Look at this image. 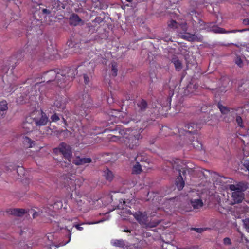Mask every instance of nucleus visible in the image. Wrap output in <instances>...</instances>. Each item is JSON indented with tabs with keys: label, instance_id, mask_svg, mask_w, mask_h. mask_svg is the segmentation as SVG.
Here are the masks:
<instances>
[{
	"label": "nucleus",
	"instance_id": "24",
	"mask_svg": "<svg viewBox=\"0 0 249 249\" xmlns=\"http://www.w3.org/2000/svg\"><path fill=\"white\" fill-rule=\"evenodd\" d=\"M23 142L24 143V145L27 147H32L33 146L35 145L34 142L32 141L31 140V139L27 137H25V138H24Z\"/></svg>",
	"mask_w": 249,
	"mask_h": 249
},
{
	"label": "nucleus",
	"instance_id": "20",
	"mask_svg": "<svg viewBox=\"0 0 249 249\" xmlns=\"http://www.w3.org/2000/svg\"><path fill=\"white\" fill-rule=\"evenodd\" d=\"M190 204L194 209H199L203 205L202 200L199 197L198 198L191 199Z\"/></svg>",
	"mask_w": 249,
	"mask_h": 249
},
{
	"label": "nucleus",
	"instance_id": "14",
	"mask_svg": "<svg viewBox=\"0 0 249 249\" xmlns=\"http://www.w3.org/2000/svg\"><path fill=\"white\" fill-rule=\"evenodd\" d=\"M135 160L137 161V163L134 165L132 172L134 174H138L141 173L142 171V167L144 166V161L142 160V158L139 156H137Z\"/></svg>",
	"mask_w": 249,
	"mask_h": 249
},
{
	"label": "nucleus",
	"instance_id": "35",
	"mask_svg": "<svg viewBox=\"0 0 249 249\" xmlns=\"http://www.w3.org/2000/svg\"><path fill=\"white\" fill-rule=\"evenodd\" d=\"M207 229V228H192L191 230L195 231L198 233H202Z\"/></svg>",
	"mask_w": 249,
	"mask_h": 249
},
{
	"label": "nucleus",
	"instance_id": "37",
	"mask_svg": "<svg viewBox=\"0 0 249 249\" xmlns=\"http://www.w3.org/2000/svg\"><path fill=\"white\" fill-rule=\"evenodd\" d=\"M17 172L19 176L22 177L24 175L25 171L23 167L19 166L17 169Z\"/></svg>",
	"mask_w": 249,
	"mask_h": 249
},
{
	"label": "nucleus",
	"instance_id": "13",
	"mask_svg": "<svg viewBox=\"0 0 249 249\" xmlns=\"http://www.w3.org/2000/svg\"><path fill=\"white\" fill-rule=\"evenodd\" d=\"M201 128L200 124H196L191 122L186 124L184 126V130L189 133H195L200 130Z\"/></svg>",
	"mask_w": 249,
	"mask_h": 249
},
{
	"label": "nucleus",
	"instance_id": "10",
	"mask_svg": "<svg viewBox=\"0 0 249 249\" xmlns=\"http://www.w3.org/2000/svg\"><path fill=\"white\" fill-rule=\"evenodd\" d=\"M135 220L143 227L145 228L156 227L160 221L156 219H135Z\"/></svg>",
	"mask_w": 249,
	"mask_h": 249
},
{
	"label": "nucleus",
	"instance_id": "34",
	"mask_svg": "<svg viewBox=\"0 0 249 249\" xmlns=\"http://www.w3.org/2000/svg\"><path fill=\"white\" fill-rule=\"evenodd\" d=\"M168 26L170 28L175 29L178 28V24L176 21L171 20L170 21H169L168 23Z\"/></svg>",
	"mask_w": 249,
	"mask_h": 249
},
{
	"label": "nucleus",
	"instance_id": "18",
	"mask_svg": "<svg viewBox=\"0 0 249 249\" xmlns=\"http://www.w3.org/2000/svg\"><path fill=\"white\" fill-rule=\"evenodd\" d=\"M91 162V159L89 158H80L76 157L73 161V163L76 165H84Z\"/></svg>",
	"mask_w": 249,
	"mask_h": 249
},
{
	"label": "nucleus",
	"instance_id": "5",
	"mask_svg": "<svg viewBox=\"0 0 249 249\" xmlns=\"http://www.w3.org/2000/svg\"><path fill=\"white\" fill-rule=\"evenodd\" d=\"M64 75L62 73H60L59 71L54 70H50L47 72L44 75V82L47 83L56 80L58 86L62 87L63 82L62 81L64 80Z\"/></svg>",
	"mask_w": 249,
	"mask_h": 249
},
{
	"label": "nucleus",
	"instance_id": "54",
	"mask_svg": "<svg viewBox=\"0 0 249 249\" xmlns=\"http://www.w3.org/2000/svg\"><path fill=\"white\" fill-rule=\"evenodd\" d=\"M126 0L129 2H131L132 1V0Z\"/></svg>",
	"mask_w": 249,
	"mask_h": 249
},
{
	"label": "nucleus",
	"instance_id": "8",
	"mask_svg": "<svg viewBox=\"0 0 249 249\" xmlns=\"http://www.w3.org/2000/svg\"><path fill=\"white\" fill-rule=\"evenodd\" d=\"M77 202L78 206L80 207V210L84 213L89 211L95 203V201L91 198L86 196H83L81 199L77 200Z\"/></svg>",
	"mask_w": 249,
	"mask_h": 249
},
{
	"label": "nucleus",
	"instance_id": "39",
	"mask_svg": "<svg viewBox=\"0 0 249 249\" xmlns=\"http://www.w3.org/2000/svg\"><path fill=\"white\" fill-rule=\"evenodd\" d=\"M111 71L113 75L116 76L117 74V69L115 64H112Z\"/></svg>",
	"mask_w": 249,
	"mask_h": 249
},
{
	"label": "nucleus",
	"instance_id": "30",
	"mask_svg": "<svg viewBox=\"0 0 249 249\" xmlns=\"http://www.w3.org/2000/svg\"><path fill=\"white\" fill-rule=\"evenodd\" d=\"M57 226L60 229V230H62L63 229H66L67 230V231H68V236H69V241L67 242V243L69 242L70 241L71 238V231L67 228V226H64L62 224H61V222L60 223L58 222Z\"/></svg>",
	"mask_w": 249,
	"mask_h": 249
},
{
	"label": "nucleus",
	"instance_id": "15",
	"mask_svg": "<svg viewBox=\"0 0 249 249\" xmlns=\"http://www.w3.org/2000/svg\"><path fill=\"white\" fill-rule=\"evenodd\" d=\"M181 36L182 38L185 39L189 41H201L202 40V36H197L196 35L191 34L188 33L181 35Z\"/></svg>",
	"mask_w": 249,
	"mask_h": 249
},
{
	"label": "nucleus",
	"instance_id": "57",
	"mask_svg": "<svg viewBox=\"0 0 249 249\" xmlns=\"http://www.w3.org/2000/svg\"><path fill=\"white\" fill-rule=\"evenodd\" d=\"M124 220H127L128 219H125V218H124L123 219Z\"/></svg>",
	"mask_w": 249,
	"mask_h": 249
},
{
	"label": "nucleus",
	"instance_id": "17",
	"mask_svg": "<svg viewBox=\"0 0 249 249\" xmlns=\"http://www.w3.org/2000/svg\"><path fill=\"white\" fill-rule=\"evenodd\" d=\"M249 30V29H243V30H233L231 31H226L225 29L217 27V26H214L212 28L211 31L214 33H236L237 32H243L245 31Z\"/></svg>",
	"mask_w": 249,
	"mask_h": 249
},
{
	"label": "nucleus",
	"instance_id": "31",
	"mask_svg": "<svg viewBox=\"0 0 249 249\" xmlns=\"http://www.w3.org/2000/svg\"><path fill=\"white\" fill-rule=\"evenodd\" d=\"M191 144L196 149H200L202 148L201 143L197 140L193 141Z\"/></svg>",
	"mask_w": 249,
	"mask_h": 249
},
{
	"label": "nucleus",
	"instance_id": "29",
	"mask_svg": "<svg viewBox=\"0 0 249 249\" xmlns=\"http://www.w3.org/2000/svg\"><path fill=\"white\" fill-rule=\"evenodd\" d=\"M217 107L219 110H220L221 112L223 114H227L230 111L228 107L223 106L221 104L219 103H218Z\"/></svg>",
	"mask_w": 249,
	"mask_h": 249
},
{
	"label": "nucleus",
	"instance_id": "2",
	"mask_svg": "<svg viewBox=\"0 0 249 249\" xmlns=\"http://www.w3.org/2000/svg\"><path fill=\"white\" fill-rule=\"evenodd\" d=\"M141 137L139 132L129 128L120 129L116 135L110 138L111 141L124 143L131 149H136L139 145V140Z\"/></svg>",
	"mask_w": 249,
	"mask_h": 249
},
{
	"label": "nucleus",
	"instance_id": "9",
	"mask_svg": "<svg viewBox=\"0 0 249 249\" xmlns=\"http://www.w3.org/2000/svg\"><path fill=\"white\" fill-rule=\"evenodd\" d=\"M32 116L34 117L35 124L36 125H44L48 121V118L42 111L34 112L32 113Z\"/></svg>",
	"mask_w": 249,
	"mask_h": 249
},
{
	"label": "nucleus",
	"instance_id": "52",
	"mask_svg": "<svg viewBox=\"0 0 249 249\" xmlns=\"http://www.w3.org/2000/svg\"><path fill=\"white\" fill-rule=\"evenodd\" d=\"M107 102H108V103H112V100L111 99H110L109 98H108V99H107Z\"/></svg>",
	"mask_w": 249,
	"mask_h": 249
},
{
	"label": "nucleus",
	"instance_id": "23",
	"mask_svg": "<svg viewBox=\"0 0 249 249\" xmlns=\"http://www.w3.org/2000/svg\"><path fill=\"white\" fill-rule=\"evenodd\" d=\"M198 87V85L196 84L190 83L186 87V90L187 91L186 94L194 93Z\"/></svg>",
	"mask_w": 249,
	"mask_h": 249
},
{
	"label": "nucleus",
	"instance_id": "25",
	"mask_svg": "<svg viewBox=\"0 0 249 249\" xmlns=\"http://www.w3.org/2000/svg\"><path fill=\"white\" fill-rule=\"evenodd\" d=\"M62 202L61 201H57L55 202L53 206H50V208L51 209L50 211L48 210V212H50V214H52L51 213L52 207L53 208L54 210H56L62 208Z\"/></svg>",
	"mask_w": 249,
	"mask_h": 249
},
{
	"label": "nucleus",
	"instance_id": "51",
	"mask_svg": "<svg viewBox=\"0 0 249 249\" xmlns=\"http://www.w3.org/2000/svg\"><path fill=\"white\" fill-rule=\"evenodd\" d=\"M114 111L115 112V113H112V114H111V115L116 116L117 113L118 112V111L117 110H114Z\"/></svg>",
	"mask_w": 249,
	"mask_h": 249
},
{
	"label": "nucleus",
	"instance_id": "22",
	"mask_svg": "<svg viewBox=\"0 0 249 249\" xmlns=\"http://www.w3.org/2000/svg\"><path fill=\"white\" fill-rule=\"evenodd\" d=\"M70 21L71 24L73 26H76L79 24L80 23L82 22V20L77 15L73 14L70 18Z\"/></svg>",
	"mask_w": 249,
	"mask_h": 249
},
{
	"label": "nucleus",
	"instance_id": "44",
	"mask_svg": "<svg viewBox=\"0 0 249 249\" xmlns=\"http://www.w3.org/2000/svg\"><path fill=\"white\" fill-rule=\"evenodd\" d=\"M83 75L85 83L86 84H88L90 81L89 77L86 74H84Z\"/></svg>",
	"mask_w": 249,
	"mask_h": 249
},
{
	"label": "nucleus",
	"instance_id": "36",
	"mask_svg": "<svg viewBox=\"0 0 249 249\" xmlns=\"http://www.w3.org/2000/svg\"><path fill=\"white\" fill-rule=\"evenodd\" d=\"M245 228L249 232V219H243L242 220Z\"/></svg>",
	"mask_w": 249,
	"mask_h": 249
},
{
	"label": "nucleus",
	"instance_id": "21",
	"mask_svg": "<svg viewBox=\"0 0 249 249\" xmlns=\"http://www.w3.org/2000/svg\"><path fill=\"white\" fill-rule=\"evenodd\" d=\"M53 107L55 110H61L65 107V103L61 99H58L54 102Z\"/></svg>",
	"mask_w": 249,
	"mask_h": 249
},
{
	"label": "nucleus",
	"instance_id": "40",
	"mask_svg": "<svg viewBox=\"0 0 249 249\" xmlns=\"http://www.w3.org/2000/svg\"><path fill=\"white\" fill-rule=\"evenodd\" d=\"M51 119L52 120V122H56L58 121L60 118L59 116L56 113H55L51 116Z\"/></svg>",
	"mask_w": 249,
	"mask_h": 249
},
{
	"label": "nucleus",
	"instance_id": "45",
	"mask_svg": "<svg viewBox=\"0 0 249 249\" xmlns=\"http://www.w3.org/2000/svg\"><path fill=\"white\" fill-rule=\"evenodd\" d=\"M85 223H82L80 225H79V224H77V225H75V227H76V228L77 229V230H79V231H82L83 230V228L81 226V225H83V224H85Z\"/></svg>",
	"mask_w": 249,
	"mask_h": 249
},
{
	"label": "nucleus",
	"instance_id": "50",
	"mask_svg": "<svg viewBox=\"0 0 249 249\" xmlns=\"http://www.w3.org/2000/svg\"><path fill=\"white\" fill-rule=\"evenodd\" d=\"M122 231L123 232H130V231L127 229H124Z\"/></svg>",
	"mask_w": 249,
	"mask_h": 249
},
{
	"label": "nucleus",
	"instance_id": "3",
	"mask_svg": "<svg viewBox=\"0 0 249 249\" xmlns=\"http://www.w3.org/2000/svg\"><path fill=\"white\" fill-rule=\"evenodd\" d=\"M50 208L42 207L32 208L31 209H25L22 208H10L6 210L8 215L16 217H22L24 215L27 216H31L33 218L36 217H47L49 216H54L53 214H50Z\"/></svg>",
	"mask_w": 249,
	"mask_h": 249
},
{
	"label": "nucleus",
	"instance_id": "42",
	"mask_svg": "<svg viewBox=\"0 0 249 249\" xmlns=\"http://www.w3.org/2000/svg\"><path fill=\"white\" fill-rule=\"evenodd\" d=\"M236 122L239 124V125L241 127H242V119L240 116H237L236 119Z\"/></svg>",
	"mask_w": 249,
	"mask_h": 249
},
{
	"label": "nucleus",
	"instance_id": "19",
	"mask_svg": "<svg viewBox=\"0 0 249 249\" xmlns=\"http://www.w3.org/2000/svg\"><path fill=\"white\" fill-rule=\"evenodd\" d=\"M76 70H75L74 69H70L68 70V71L67 72V73L64 72H62L61 73L64 75V80L62 81V82L64 83L66 82V78H67V80H69L70 78L73 79V78H74L75 75V73H77L76 71Z\"/></svg>",
	"mask_w": 249,
	"mask_h": 249
},
{
	"label": "nucleus",
	"instance_id": "49",
	"mask_svg": "<svg viewBox=\"0 0 249 249\" xmlns=\"http://www.w3.org/2000/svg\"><path fill=\"white\" fill-rule=\"evenodd\" d=\"M5 112L0 110V119L3 117L4 115L5 114Z\"/></svg>",
	"mask_w": 249,
	"mask_h": 249
},
{
	"label": "nucleus",
	"instance_id": "32",
	"mask_svg": "<svg viewBox=\"0 0 249 249\" xmlns=\"http://www.w3.org/2000/svg\"><path fill=\"white\" fill-rule=\"evenodd\" d=\"M85 98L86 100L85 101H83V103L82 105L84 107H89V104L91 103V100L89 98V97L88 95H85Z\"/></svg>",
	"mask_w": 249,
	"mask_h": 249
},
{
	"label": "nucleus",
	"instance_id": "11",
	"mask_svg": "<svg viewBox=\"0 0 249 249\" xmlns=\"http://www.w3.org/2000/svg\"><path fill=\"white\" fill-rule=\"evenodd\" d=\"M58 150H59L66 159H67L69 162L71 161L72 151L70 145L62 142L60 144Z\"/></svg>",
	"mask_w": 249,
	"mask_h": 249
},
{
	"label": "nucleus",
	"instance_id": "48",
	"mask_svg": "<svg viewBox=\"0 0 249 249\" xmlns=\"http://www.w3.org/2000/svg\"><path fill=\"white\" fill-rule=\"evenodd\" d=\"M42 12L44 14H50L51 13L50 11L47 9H43L42 10Z\"/></svg>",
	"mask_w": 249,
	"mask_h": 249
},
{
	"label": "nucleus",
	"instance_id": "55",
	"mask_svg": "<svg viewBox=\"0 0 249 249\" xmlns=\"http://www.w3.org/2000/svg\"><path fill=\"white\" fill-rule=\"evenodd\" d=\"M64 219L65 221H67V220H68V221H70V220H69V219H66V218H65V219Z\"/></svg>",
	"mask_w": 249,
	"mask_h": 249
},
{
	"label": "nucleus",
	"instance_id": "41",
	"mask_svg": "<svg viewBox=\"0 0 249 249\" xmlns=\"http://www.w3.org/2000/svg\"><path fill=\"white\" fill-rule=\"evenodd\" d=\"M243 165L245 168L249 172V161L248 160H244Z\"/></svg>",
	"mask_w": 249,
	"mask_h": 249
},
{
	"label": "nucleus",
	"instance_id": "7",
	"mask_svg": "<svg viewBox=\"0 0 249 249\" xmlns=\"http://www.w3.org/2000/svg\"><path fill=\"white\" fill-rule=\"evenodd\" d=\"M182 163L180 160H177L173 164V168H175L177 170H178L179 174V177L177 178L176 180V185L179 190H182L184 186V182L183 180V178L180 173L181 169L183 170V174L185 173V170L182 167Z\"/></svg>",
	"mask_w": 249,
	"mask_h": 249
},
{
	"label": "nucleus",
	"instance_id": "26",
	"mask_svg": "<svg viewBox=\"0 0 249 249\" xmlns=\"http://www.w3.org/2000/svg\"><path fill=\"white\" fill-rule=\"evenodd\" d=\"M111 244L114 246L124 247L125 245L124 242L122 239L115 240L111 241Z\"/></svg>",
	"mask_w": 249,
	"mask_h": 249
},
{
	"label": "nucleus",
	"instance_id": "43",
	"mask_svg": "<svg viewBox=\"0 0 249 249\" xmlns=\"http://www.w3.org/2000/svg\"><path fill=\"white\" fill-rule=\"evenodd\" d=\"M223 242L225 245H231V239L228 237H226L223 239Z\"/></svg>",
	"mask_w": 249,
	"mask_h": 249
},
{
	"label": "nucleus",
	"instance_id": "6",
	"mask_svg": "<svg viewBox=\"0 0 249 249\" xmlns=\"http://www.w3.org/2000/svg\"><path fill=\"white\" fill-rule=\"evenodd\" d=\"M137 105L136 110L137 112L131 115L130 119L132 121L137 122L141 120V115L147 108V105L145 101L141 100L138 102Z\"/></svg>",
	"mask_w": 249,
	"mask_h": 249
},
{
	"label": "nucleus",
	"instance_id": "27",
	"mask_svg": "<svg viewBox=\"0 0 249 249\" xmlns=\"http://www.w3.org/2000/svg\"><path fill=\"white\" fill-rule=\"evenodd\" d=\"M172 62L174 63L176 69L179 70L181 69V63L177 57L173 58L172 59Z\"/></svg>",
	"mask_w": 249,
	"mask_h": 249
},
{
	"label": "nucleus",
	"instance_id": "16",
	"mask_svg": "<svg viewBox=\"0 0 249 249\" xmlns=\"http://www.w3.org/2000/svg\"><path fill=\"white\" fill-rule=\"evenodd\" d=\"M93 63L90 62H84L82 64L78 67L79 71H85L91 73L93 70Z\"/></svg>",
	"mask_w": 249,
	"mask_h": 249
},
{
	"label": "nucleus",
	"instance_id": "28",
	"mask_svg": "<svg viewBox=\"0 0 249 249\" xmlns=\"http://www.w3.org/2000/svg\"><path fill=\"white\" fill-rule=\"evenodd\" d=\"M104 173V175L106 177V178L107 180L110 181L113 179L114 175L111 171L107 169L106 171H105Z\"/></svg>",
	"mask_w": 249,
	"mask_h": 249
},
{
	"label": "nucleus",
	"instance_id": "53",
	"mask_svg": "<svg viewBox=\"0 0 249 249\" xmlns=\"http://www.w3.org/2000/svg\"><path fill=\"white\" fill-rule=\"evenodd\" d=\"M109 213L108 212H106V213H104L103 215H106L107 214H108Z\"/></svg>",
	"mask_w": 249,
	"mask_h": 249
},
{
	"label": "nucleus",
	"instance_id": "47",
	"mask_svg": "<svg viewBox=\"0 0 249 249\" xmlns=\"http://www.w3.org/2000/svg\"><path fill=\"white\" fill-rule=\"evenodd\" d=\"M104 221H105V219L101 220H100V221H99L98 222H87V223H86V224H95V223H98L102 222Z\"/></svg>",
	"mask_w": 249,
	"mask_h": 249
},
{
	"label": "nucleus",
	"instance_id": "38",
	"mask_svg": "<svg viewBox=\"0 0 249 249\" xmlns=\"http://www.w3.org/2000/svg\"><path fill=\"white\" fill-rule=\"evenodd\" d=\"M235 63L240 67H242L243 66L242 60L239 56L236 57V59H235Z\"/></svg>",
	"mask_w": 249,
	"mask_h": 249
},
{
	"label": "nucleus",
	"instance_id": "33",
	"mask_svg": "<svg viewBox=\"0 0 249 249\" xmlns=\"http://www.w3.org/2000/svg\"><path fill=\"white\" fill-rule=\"evenodd\" d=\"M7 103L5 101L0 102V110L5 112L7 110Z\"/></svg>",
	"mask_w": 249,
	"mask_h": 249
},
{
	"label": "nucleus",
	"instance_id": "56",
	"mask_svg": "<svg viewBox=\"0 0 249 249\" xmlns=\"http://www.w3.org/2000/svg\"><path fill=\"white\" fill-rule=\"evenodd\" d=\"M246 85H248V87H249V82H248Z\"/></svg>",
	"mask_w": 249,
	"mask_h": 249
},
{
	"label": "nucleus",
	"instance_id": "4",
	"mask_svg": "<svg viewBox=\"0 0 249 249\" xmlns=\"http://www.w3.org/2000/svg\"><path fill=\"white\" fill-rule=\"evenodd\" d=\"M229 189L232 191L231 196V200H230V204L234 205L241 202L244 199V194L243 191L245 190L244 187L239 184H231L229 186Z\"/></svg>",
	"mask_w": 249,
	"mask_h": 249
},
{
	"label": "nucleus",
	"instance_id": "46",
	"mask_svg": "<svg viewBox=\"0 0 249 249\" xmlns=\"http://www.w3.org/2000/svg\"><path fill=\"white\" fill-rule=\"evenodd\" d=\"M243 23L245 25H249V19H245L243 21Z\"/></svg>",
	"mask_w": 249,
	"mask_h": 249
},
{
	"label": "nucleus",
	"instance_id": "12",
	"mask_svg": "<svg viewBox=\"0 0 249 249\" xmlns=\"http://www.w3.org/2000/svg\"><path fill=\"white\" fill-rule=\"evenodd\" d=\"M34 124H35L34 117L32 116V115L31 116L26 118L23 123L22 127L26 131H30L33 129Z\"/></svg>",
	"mask_w": 249,
	"mask_h": 249
},
{
	"label": "nucleus",
	"instance_id": "1",
	"mask_svg": "<svg viewBox=\"0 0 249 249\" xmlns=\"http://www.w3.org/2000/svg\"><path fill=\"white\" fill-rule=\"evenodd\" d=\"M106 198L109 200V202L112 203L113 207L121 209L120 212L121 216L129 217L133 216L134 218H142L145 216L154 217L155 216L154 214L149 215L145 212L142 213L139 211L136 212H132L130 209H128V207L130 208V205H131V201L124 200L121 198L120 194L116 193H114V195L109 194L106 196Z\"/></svg>",
	"mask_w": 249,
	"mask_h": 249
}]
</instances>
